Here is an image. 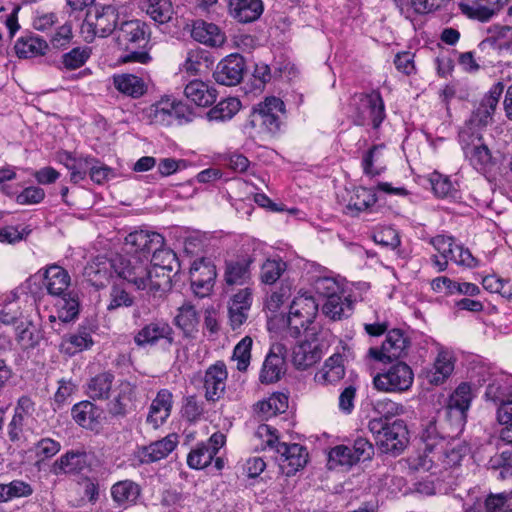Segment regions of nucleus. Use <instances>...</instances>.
<instances>
[{
  "label": "nucleus",
  "mask_w": 512,
  "mask_h": 512,
  "mask_svg": "<svg viewBox=\"0 0 512 512\" xmlns=\"http://www.w3.org/2000/svg\"><path fill=\"white\" fill-rule=\"evenodd\" d=\"M164 245L161 234L145 229L130 232V289L139 293L143 301L157 305L162 296V283L152 279L148 267L151 253Z\"/></svg>",
  "instance_id": "f257e3e1"
},
{
  "label": "nucleus",
  "mask_w": 512,
  "mask_h": 512,
  "mask_svg": "<svg viewBox=\"0 0 512 512\" xmlns=\"http://www.w3.org/2000/svg\"><path fill=\"white\" fill-rule=\"evenodd\" d=\"M128 260L117 255L111 260H96L88 263L83 271L85 280L96 289L106 286L110 280L112 287L110 293V302L107 305L109 311H113L122 306H128Z\"/></svg>",
  "instance_id": "f03ea898"
},
{
  "label": "nucleus",
  "mask_w": 512,
  "mask_h": 512,
  "mask_svg": "<svg viewBox=\"0 0 512 512\" xmlns=\"http://www.w3.org/2000/svg\"><path fill=\"white\" fill-rule=\"evenodd\" d=\"M451 434L449 426L438 424L435 420L429 421L421 433L425 452L433 454V458L448 467L459 464L468 451V447L459 439L460 435L451 437Z\"/></svg>",
  "instance_id": "7ed1b4c3"
},
{
  "label": "nucleus",
  "mask_w": 512,
  "mask_h": 512,
  "mask_svg": "<svg viewBox=\"0 0 512 512\" xmlns=\"http://www.w3.org/2000/svg\"><path fill=\"white\" fill-rule=\"evenodd\" d=\"M130 112H132L131 109ZM133 113L140 120L147 119L150 122L167 125H171L174 121H177L178 124L189 123L195 117L194 111L189 105L172 97L162 98L156 104H150L143 108L135 104Z\"/></svg>",
  "instance_id": "20e7f679"
},
{
  "label": "nucleus",
  "mask_w": 512,
  "mask_h": 512,
  "mask_svg": "<svg viewBox=\"0 0 512 512\" xmlns=\"http://www.w3.org/2000/svg\"><path fill=\"white\" fill-rule=\"evenodd\" d=\"M368 428L383 453L399 455L408 445L409 431L402 419L389 422L387 418H375L369 421Z\"/></svg>",
  "instance_id": "39448f33"
},
{
  "label": "nucleus",
  "mask_w": 512,
  "mask_h": 512,
  "mask_svg": "<svg viewBox=\"0 0 512 512\" xmlns=\"http://www.w3.org/2000/svg\"><path fill=\"white\" fill-rule=\"evenodd\" d=\"M285 113L284 102L277 97H266L253 108L248 125L259 133L274 135L280 131L281 115Z\"/></svg>",
  "instance_id": "423d86ee"
},
{
  "label": "nucleus",
  "mask_w": 512,
  "mask_h": 512,
  "mask_svg": "<svg viewBox=\"0 0 512 512\" xmlns=\"http://www.w3.org/2000/svg\"><path fill=\"white\" fill-rule=\"evenodd\" d=\"M411 347L408 333L400 328L390 329L380 347H370L367 357L381 363H390L405 358Z\"/></svg>",
  "instance_id": "0eeeda50"
},
{
  "label": "nucleus",
  "mask_w": 512,
  "mask_h": 512,
  "mask_svg": "<svg viewBox=\"0 0 512 512\" xmlns=\"http://www.w3.org/2000/svg\"><path fill=\"white\" fill-rule=\"evenodd\" d=\"M471 400V387L467 383H461L449 397L444 410L445 418L439 424H445L452 429L451 437L462 433Z\"/></svg>",
  "instance_id": "6e6552de"
},
{
  "label": "nucleus",
  "mask_w": 512,
  "mask_h": 512,
  "mask_svg": "<svg viewBox=\"0 0 512 512\" xmlns=\"http://www.w3.org/2000/svg\"><path fill=\"white\" fill-rule=\"evenodd\" d=\"M326 332L316 331L315 327L306 333L305 339L296 345L292 353V362L297 369L305 370L321 360L328 347Z\"/></svg>",
  "instance_id": "1a4fd4ad"
},
{
  "label": "nucleus",
  "mask_w": 512,
  "mask_h": 512,
  "mask_svg": "<svg viewBox=\"0 0 512 512\" xmlns=\"http://www.w3.org/2000/svg\"><path fill=\"white\" fill-rule=\"evenodd\" d=\"M354 123L359 126L371 124L378 128L385 118V105L380 92L360 93L353 97Z\"/></svg>",
  "instance_id": "9d476101"
},
{
  "label": "nucleus",
  "mask_w": 512,
  "mask_h": 512,
  "mask_svg": "<svg viewBox=\"0 0 512 512\" xmlns=\"http://www.w3.org/2000/svg\"><path fill=\"white\" fill-rule=\"evenodd\" d=\"M318 312V304L312 296L300 295L294 298L287 317L288 330L291 336L298 337L302 331H311L312 324Z\"/></svg>",
  "instance_id": "9b49d317"
},
{
  "label": "nucleus",
  "mask_w": 512,
  "mask_h": 512,
  "mask_svg": "<svg viewBox=\"0 0 512 512\" xmlns=\"http://www.w3.org/2000/svg\"><path fill=\"white\" fill-rule=\"evenodd\" d=\"M414 382L412 368L403 361L392 364L386 371L373 378L374 387L383 392L402 393L408 391Z\"/></svg>",
  "instance_id": "f8f14e48"
},
{
  "label": "nucleus",
  "mask_w": 512,
  "mask_h": 512,
  "mask_svg": "<svg viewBox=\"0 0 512 512\" xmlns=\"http://www.w3.org/2000/svg\"><path fill=\"white\" fill-rule=\"evenodd\" d=\"M117 20L118 13L114 7H95L94 11H87L81 30L90 41L96 36L106 37L116 29Z\"/></svg>",
  "instance_id": "ddd939ff"
},
{
  "label": "nucleus",
  "mask_w": 512,
  "mask_h": 512,
  "mask_svg": "<svg viewBox=\"0 0 512 512\" xmlns=\"http://www.w3.org/2000/svg\"><path fill=\"white\" fill-rule=\"evenodd\" d=\"M458 140L465 158L475 169L484 170L491 163V152L481 132H473L470 128L460 129Z\"/></svg>",
  "instance_id": "4468645a"
},
{
  "label": "nucleus",
  "mask_w": 512,
  "mask_h": 512,
  "mask_svg": "<svg viewBox=\"0 0 512 512\" xmlns=\"http://www.w3.org/2000/svg\"><path fill=\"white\" fill-rule=\"evenodd\" d=\"M503 91L504 84L502 82L495 83L461 129L470 128L473 132H481L484 127L491 123Z\"/></svg>",
  "instance_id": "2eb2a0df"
},
{
  "label": "nucleus",
  "mask_w": 512,
  "mask_h": 512,
  "mask_svg": "<svg viewBox=\"0 0 512 512\" xmlns=\"http://www.w3.org/2000/svg\"><path fill=\"white\" fill-rule=\"evenodd\" d=\"M266 445L274 449L279 455V461L282 468L287 466V474H293L300 468H303L307 463L308 453L305 447L300 444L292 443L287 444L280 442L277 437L270 436L266 440Z\"/></svg>",
  "instance_id": "dca6fc26"
},
{
  "label": "nucleus",
  "mask_w": 512,
  "mask_h": 512,
  "mask_svg": "<svg viewBox=\"0 0 512 512\" xmlns=\"http://www.w3.org/2000/svg\"><path fill=\"white\" fill-rule=\"evenodd\" d=\"M351 355L349 346L340 341L336 351L324 362L322 369L315 374V381L322 385L339 382L345 376L344 361Z\"/></svg>",
  "instance_id": "f3484780"
},
{
  "label": "nucleus",
  "mask_w": 512,
  "mask_h": 512,
  "mask_svg": "<svg viewBox=\"0 0 512 512\" xmlns=\"http://www.w3.org/2000/svg\"><path fill=\"white\" fill-rule=\"evenodd\" d=\"M178 444V435L169 434L147 446L138 447L130 459L133 465L150 464L166 458Z\"/></svg>",
  "instance_id": "a211bd4d"
},
{
  "label": "nucleus",
  "mask_w": 512,
  "mask_h": 512,
  "mask_svg": "<svg viewBox=\"0 0 512 512\" xmlns=\"http://www.w3.org/2000/svg\"><path fill=\"white\" fill-rule=\"evenodd\" d=\"M151 47L148 25L139 20H130V63H149L152 60Z\"/></svg>",
  "instance_id": "6ab92c4d"
},
{
  "label": "nucleus",
  "mask_w": 512,
  "mask_h": 512,
  "mask_svg": "<svg viewBox=\"0 0 512 512\" xmlns=\"http://www.w3.org/2000/svg\"><path fill=\"white\" fill-rule=\"evenodd\" d=\"M90 468V455L84 449H72L53 462L50 472L55 476L79 475Z\"/></svg>",
  "instance_id": "aec40b11"
},
{
  "label": "nucleus",
  "mask_w": 512,
  "mask_h": 512,
  "mask_svg": "<svg viewBox=\"0 0 512 512\" xmlns=\"http://www.w3.org/2000/svg\"><path fill=\"white\" fill-rule=\"evenodd\" d=\"M161 341L168 347L174 343V330L163 320L146 324L134 336L135 344L142 348L155 346Z\"/></svg>",
  "instance_id": "412c9836"
},
{
  "label": "nucleus",
  "mask_w": 512,
  "mask_h": 512,
  "mask_svg": "<svg viewBox=\"0 0 512 512\" xmlns=\"http://www.w3.org/2000/svg\"><path fill=\"white\" fill-rule=\"evenodd\" d=\"M244 71V58L240 54H230L218 63L213 77L218 84L235 86L241 82Z\"/></svg>",
  "instance_id": "4be33fe9"
},
{
  "label": "nucleus",
  "mask_w": 512,
  "mask_h": 512,
  "mask_svg": "<svg viewBox=\"0 0 512 512\" xmlns=\"http://www.w3.org/2000/svg\"><path fill=\"white\" fill-rule=\"evenodd\" d=\"M216 267L204 260L194 262L190 268V282L194 294L200 298L208 296L215 284Z\"/></svg>",
  "instance_id": "5701e85b"
},
{
  "label": "nucleus",
  "mask_w": 512,
  "mask_h": 512,
  "mask_svg": "<svg viewBox=\"0 0 512 512\" xmlns=\"http://www.w3.org/2000/svg\"><path fill=\"white\" fill-rule=\"evenodd\" d=\"M485 397L487 400L499 403L497 419L499 423L512 422V386H507L501 381H493L488 384Z\"/></svg>",
  "instance_id": "b1692460"
},
{
  "label": "nucleus",
  "mask_w": 512,
  "mask_h": 512,
  "mask_svg": "<svg viewBox=\"0 0 512 512\" xmlns=\"http://www.w3.org/2000/svg\"><path fill=\"white\" fill-rule=\"evenodd\" d=\"M227 378L228 372L223 361H217L206 369L203 385L207 401L216 402L224 395Z\"/></svg>",
  "instance_id": "393cba45"
},
{
  "label": "nucleus",
  "mask_w": 512,
  "mask_h": 512,
  "mask_svg": "<svg viewBox=\"0 0 512 512\" xmlns=\"http://www.w3.org/2000/svg\"><path fill=\"white\" fill-rule=\"evenodd\" d=\"M508 0H466L459 4L461 12L471 19L481 22L489 21L506 4Z\"/></svg>",
  "instance_id": "a878e982"
},
{
  "label": "nucleus",
  "mask_w": 512,
  "mask_h": 512,
  "mask_svg": "<svg viewBox=\"0 0 512 512\" xmlns=\"http://www.w3.org/2000/svg\"><path fill=\"white\" fill-rule=\"evenodd\" d=\"M286 362L281 345L273 346L263 362L259 380L262 384H272L281 379L285 373Z\"/></svg>",
  "instance_id": "bb28decb"
},
{
  "label": "nucleus",
  "mask_w": 512,
  "mask_h": 512,
  "mask_svg": "<svg viewBox=\"0 0 512 512\" xmlns=\"http://www.w3.org/2000/svg\"><path fill=\"white\" fill-rule=\"evenodd\" d=\"M252 305V290L244 288L239 290L229 303V322L233 330L240 328L247 320Z\"/></svg>",
  "instance_id": "cd10ccee"
},
{
  "label": "nucleus",
  "mask_w": 512,
  "mask_h": 512,
  "mask_svg": "<svg viewBox=\"0 0 512 512\" xmlns=\"http://www.w3.org/2000/svg\"><path fill=\"white\" fill-rule=\"evenodd\" d=\"M173 405V394L168 389L158 391L155 399L152 401L147 422L154 428H158L169 418Z\"/></svg>",
  "instance_id": "c85d7f7f"
},
{
  "label": "nucleus",
  "mask_w": 512,
  "mask_h": 512,
  "mask_svg": "<svg viewBox=\"0 0 512 512\" xmlns=\"http://www.w3.org/2000/svg\"><path fill=\"white\" fill-rule=\"evenodd\" d=\"M254 258L250 255L239 256L235 260L226 261L225 282L228 285H243L251 278L250 267Z\"/></svg>",
  "instance_id": "c756f323"
},
{
  "label": "nucleus",
  "mask_w": 512,
  "mask_h": 512,
  "mask_svg": "<svg viewBox=\"0 0 512 512\" xmlns=\"http://www.w3.org/2000/svg\"><path fill=\"white\" fill-rule=\"evenodd\" d=\"M102 413V409L89 400L75 404L71 410L74 421L89 430H94L99 426Z\"/></svg>",
  "instance_id": "7c9ffc66"
},
{
  "label": "nucleus",
  "mask_w": 512,
  "mask_h": 512,
  "mask_svg": "<svg viewBox=\"0 0 512 512\" xmlns=\"http://www.w3.org/2000/svg\"><path fill=\"white\" fill-rule=\"evenodd\" d=\"M230 15L240 23L257 20L263 12L261 0H229Z\"/></svg>",
  "instance_id": "2f4dec72"
},
{
  "label": "nucleus",
  "mask_w": 512,
  "mask_h": 512,
  "mask_svg": "<svg viewBox=\"0 0 512 512\" xmlns=\"http://www.w3.org/2000/svg\"><path fill=\"white\" fill-rule=\"evenodd\" d=\"M70 280L68 272L58 265L49 266L44 275V285L47 292L57 297L68 293Z\"/></svg>",
  "instance_id": "473e14b6"
},
{
  "label": "nucleus",
  "mask_w": 512,
  "mask_h": 512,
  "mask_svg": "<svg viewBox=\"0 0 512 512\" xmlns=\"http://www.w3.org/2000/svg\"><path fill=\"white\" fill-rule=\"evenodd\" d=\"M191 36L197 42L211 47L221 46L225 41L224 34L218 26L205 21H196L193 24Z\"/></svg>",
  "instance_id": "72a5a7b5"
},
{
  "label": "nucleus",
  "mask_w": 512,
  "mask_h": 512,
  "mask_svg": "<svg viewBox=\"0 0 512 512\" xmlns=\"http://www.w3.org/2000/svg\"><path fill=\"white\" fill-rule=\"evenodd\" d=\"M322 311L334 321L348 318L353 313V302L341 291L323 303Z\"/></svg>",
  "instance_id": "f704fd0d"
},
{
  "label": "nucleus",
  "mask_w": 512,
  "mask_h": 512,
  "mask_svg": "<svg viewBox=\"0 0 512 512\" xmlns=\"http://www.w3.org/2000/svg\"><path fill=\"white\" fill-rule=\"evenodd\" d=\"M185 96L197 106L206 107L216 101V90L201 80L190 81L184 89Z\"/></svg>",
  "instance_id": "c9c22d12"
},
{
  "label": "nucleus",
  "mask_w": 512,
  "mask_h": 512,
  "mask_svg": "<svg viewBox=\"0 0 512 512\" xmlns=\"http://www.w3.org/2000/svg\"><path fill=\"white\" fill-rule=\"evenodd\" d=\"M288 408V397L284 393H273L267 399L255 404V412L261 420H267L279 413H284Z\"/></svg>",
  "instance_id": "e433bc0d"
},
{
  "label": "nucleus",
  "mask_w": 512,
  "mask_h": 512,
  "mask_svg": "<svg viewBox=\"0 0 512 512\" xmlns=\"http://www.w3.org/2000/svg\"><path fill=\"white\" fill-rule=\"evenodd\" d=\"M377 202V196L374 189L358 187L350 197L346 210L352 216L359 215L360 212L368 210Z\"/></svg>",
  "instance_id": "4c0bfd02"
},
{
  "label": "nucleus",
  "mask_w": 512,
  "mask_h": 512,
  "mask_svg": "<svg viewBox=\"0 0 512 512\" xmlns=\"http://www.w3.org/2000/svg\"><path fill=\"white\" fill-rule=\"evenodd\" d=\"M114 375L102 372L90 378L86 384V394L93 400H106L112 389Z\"/></svg>",
  "instance_id": "58836bf2"
},
{
  "label": "nucleus",
  "mask_w": 512,
  "mask_h": 512,
  "mask_svg": "<svg viewBox=\"0 0 512 512\" xmlns=\"http://www.w3.org/2000/svg\"><path fill=\"white\" fill-rule=\"evenodd\" d=\"M14 49L19 58L27 59L44 55L48 44L39 37H21L16 41Z\"/></svg>",
  "instance_id": "ea45409f"
},
{
  "label": "nucleus",
  "mask_w": 512,
  "mask_h": 512,
  "mask_svg": "<svg viewBox=\"0 0 512 512\" xmlns=\"http://www.w3.org/2000/svg\"><path fill=\"white\" fill-rule=\"evenodd\" d=\"M198 323V314L193 305L185 303L178 309L175 324L182 330L185 337H194V334L197 332Z\"/></svg>",
  "instance_id": "a19ab883"
},
{
  "label": "nucleus",
  "mask_w": 512,
  "mask_h": 512,
  "mask_svg": "<svg viewBox=\"0 0 512 512\" xmlns=\"http://www.w3.org/2000/svg\"><path fill=\"white\" fill-rule=\"evenodd\" d=\"M92 345L93 340L90 329L85 326H80L75 333L65 336L62 343L65 352L70 355L88 349Z\"/></svg>",
  "instance_id": "79ce46f5"
},
{
  "label": "nucleus",
  "mask_w": 512,
  "mask_h": 512,
  "mask_svg": "<svg viewBox=\"0 0 512 512\" xmlns=\"http://www.w3.org/2000/svg\"><path fill=\"white\" fill-rule=\"evenodd\" d=\"M241 102L239 99L230 97L220 101L217 105L207 112V118L210 121H226L240 110Z\"/></svg>",
  "instance_id": "37998d69"
},
{
  "label": "nucleus",
  "mask_w": 512,
  "mask_h": 512,
  "mask_svg": "<svg viewBox=\"0 0 512 512\" xmlns=\"http://www.w3.org/2000/svg\"><path fill=\"white\" fill-rule=\"evenodd\" d=\"M33 487L23 480H13L8 484H0V502H8L14 498L29 497Z\"/></svg>",
  "instance_id": "c03bdc74"
},
{
  "label": "nucleus",
  "mask_w": 512,
  "mask_h": 512,
  "mask_svg": "<svg viewBox=\"0 0 512 512\" xmlns=\"http://www.w3.org/2000/svg\"><path fill=\"white\" fill-rule=\"evenodd\" d=\"M61 297L58 304V318L62 322H71L79 314V299L77 293L68 292Z\"/></svg>",
  "instance_id": "a18cd8bd"
},
{
  "label": "nucleus",
  "mask_w": 512,
  "mask_h": 512,
  "mask_svg": "<svg viewBox=\"0 0 512 512\" xmlns=\"http://www.w3.org/2000/svg\"><path fill=\"white\" fill-rule=\"evenodd\" d=\"M149 263H151L154 268H160L169 272L179 269V262L174 251L169 248H163V246L154 249Z\"/></svg>",
  "instance_id": "49530a36"
},
{
  "label": "nucleus",
  "mask_w": 512,
  "mask_h": 512,
  "mask_svg": "<svg viewBox=\"0 0 512 512\" xmlns=\"http://www.w3.org/2000/svg\"><path fill=\"white\" fill-rule=\"evenodd\" d=\"M453 369L451 360L446 355L439 354L433 368L427 372V379L431 384L439 385L450 376Z\"/></svg>",
  "instance_id": "de8ad7c7"
},
{
  "label": "nucleus",
  "mask_w": 512,
  "mask_h": 512,
  "mask_svg": "<svg viewBox=\"0 0 512 512\" xmlns=\"http://www.w3.org/2000/svg\"><path fill=\"white\" fill-rule=\"evenodd\" d=\"M211 62L209 52L196 47L188 51L183 69L191 75H196L202 66L208 67Z\"/></svg>",
  "instance_id": "09e8293b"
},
{
  "label": "nucleus",
  "mask_w": 512,
  "mask_h": 512,
  "mask_svg": "<svg viewBox=\"0 0 512 512\" xmlns=\"http://www.w3.org/2000/svg\"><path fill=\"white\" fill-rule=\"evenodd\" d=\"M286 270V263L280 259H266L260 268V281L266 285L274 284Z\"/></svg>",
  "instance_id": "8fccbe9b"
},
{
  "label": "nucleus",
  "mask_w": 512,
  "mask_h": 512,
  "mask_svg": "<svg viewBox=\"0 0 512 512\" xmlns=\"http://www.w3.org/2000/svg\"><path fill=\"white\" fill-rule=\"evenodd\" d=\"M214 457L213 450H209V448L201 442L188 454L187 464L192 469H204L211 463Z\"/></svg>",
  "instance_id": "3c124183"
},
{
  "label": "nucleus",
  "mask_w": 512,
  "mask_h": 512,
  "mask_svg": "<svg viewBox=\"0 0 512 512\" xmlns=\"http://www.w3.org/2000/svg\"><path fill=\"white\" fill-rule=\"evenodd\" d=\"M144 10L155 22L160 24L169 22L174 13L170 0H153Z\"/></svg>",
  "instance_id": "603ef678"
},
{
  "label": "nucleus",
  "mask_w": 512,
  "mask_h": 512,
  "mask_svg": "<svg viewBox=\"0 0 512 512\" xmlns=\"http://www.w3.org/2000/svg\"><path fill=\"white\" fill-rule=\"evenodd\" d=\"M116 394L107 404V411L112 416H125L128 403V383H121Z\"/></svg>",
  "instance_id": "864d4df0"
},
{
  "label": "nucleus",
  "mask_w": 512,
  "mask_h": 512,
  "mask_svg": "<svg viewBox=\"0 0 512 512\" xmlns=\"http://www.w3.org/2000/svg\"><path fill=\"white\" fill-rule=\"evenodd\" d=\"M330 468L337 465L351 467L356 463L350 445H338L332 448L328 455Z\"/></svg>",
  "instance_id": "5fc2aeb1"
},
{
  "label": "nucleus",
  "mask_w": 512,
  "mask_h": 512,
  "mask_svg": "<svg viewBox=\"0 0 512 512\" xmlns=\"http://www.w3.org/2000/svg\"><path fill=\"white\" fill-rule=\"evenodd\" d=\"M205 412L204 402L199 400L195 395L186 397L183 400L181 413L190 423L199 421Z\"/></svg>",
  "instance_id": "6e6d98bb"
},
{
  "label": "nucleus",
  "mask_w": 512,
  "mask_h": 512,
  "mask_svg": "<svg viewBox=\"0 0 512 512\" xmlns=\"http://www.w3.org/2000/svg\"><path fill=\"white\" fill-rule=\"evenodd\" d=\"M252 344V338L245 336L234 348L233 359L237 361L239 371H246L250 364Z\"/></svg>",
  "instance_id": "4d7b16f0"
},
{
  "label": "nucleus",
  "mask_w": 512,
  "mask_h": 512,
  "mask_svg": "<svg viewBox=\"0 0 512 512\" xmlns=\"http://www.w3.org/2000/svg\"><path fill=\"white\" fill-rule=\"evenodd\" d=\"M90 57L87 49L73 48L71 51L62 55L60 69L75 70L82 67Z\"/></svg>",
  "instance_id": "13d9d810"
},
{
  "label": "nucleus",
  "mask_w": 512,
  "mask_h": 512,
  "mask_svg": "<svg viewBox=\"0 0 512 512\" xmlns=\"http://www.w3.org/2000/svg\"><path fill=\"white\" fill-rule=\"evenodd\" d=\"M487 512H512V491L490 494L485 500Z\"/></svg>",
  "instance_id": "bf43d9fd"
},
{
  "label": "nucleus",
  "mask_w": 512,
  "mask_h": 512,
  "mask_svg": "<svg viewBox=\"0 0 512 512\" xmlns=\"http://www.w3.org/2000/svg\"><path fill=\"white\" fill-rule=\"evenodd\" d=\"M16 340L23 350L32 349L39 343L32 323L21 322L16 326Z\"/></svg>",
  "instance_id": "052dcab7"
},
{
  "label": "nucleus",
  "mask_w": 512,
  "mask_h": 512,
  "mask_svg": "<svg viewBox=\"0 0 512 512\" xmlns=\"http://www.w3.org/2000/svg\"><path fill=\"white\" fill-rule=\"evenodd\" d=\"M350 448L352 449V454L356 463L371 460L374 455L373 444L367 438L362 436H357L353 440L352 445H350Z\"/></svg>",
  "instance_id": "680f3d73"
},
{
  "label": "nucleus",
  "mask_w": 512,
  "mask_h": 512,
  "mask_svg": "<svg viewBox=\"0 0 512 512\" xmlns=\"http://www.w3.org/2000/svg\"><path fill=\"white\" fill-rule=\"evenodd\" d=\"M430 184L434 194L440 198L452 196L455 192L452 182L447 176L434 172L430 176Z\"/></svg>",
  "instance_id": "e2e57ef3"
},
{
  "label": "nucleus",
  "mask_w": 512,
  "mask_h": 512,
  "mask_svg": "<svg viewBox=\"0 0 512 512\" xmlns=\"http://www.w3.org/2000/svg\"><path fill=\"white\" fill-rule=\"evenodd\" d=\"M316 293L325 298L332 297L342 291L338 282L331 277H319L314 282Z\"/></svg>",
  "instance_id": "0e129e2a"
},
{
  "label": "nucleus",
  "mask_w": 512,
  "mask_h": 512,
  "mask_svg": "<svg viewBox=\"0 0 512 512\" xmlns=\"http://www.w3.org/2000/svg\"><path fill=\"white\" fill-rule=\"evenodd\" d=\"M61 450L60 442L52 438H42L35 444V454L41 460L50 459Z\"/></svg>",
  "instance_id": "69168bd1"
},
{
  "label": "nucleus",
  "mask_w": 512,
  "mask_h": 512,
  "mask_svg": "<svg viewBox=\"0 0 512 512\" xmlns=\"http://www.w3.org/2000/svg\"><path fill=\"white\" fill-rule=\"evenodd\" d=\"M374 241L384 247L396 249L400 246V237L398 232L392 227H385L373 236Z\"/></svg>",
  "instance_id": "338daca9"
},
{
  "label": "nucleus",
  "mask_w": 512,
  "mask_h": 512,
  "mask_svg": "<svg viewBox=\"0 0 512 512\" xmlns=\"http://www.w3.org/2000/svg\"><path fill=\"white\" fill-rule=\"evenodd\" d=\"M431 244L439 252L443 259L452 261V256H454V248L457 247V244L451 237L437 235L431 239Z\"/></svg>",
  "instance_id": "774afa93"
}]
</instances>
